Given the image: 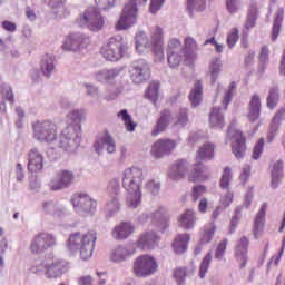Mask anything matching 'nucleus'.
<instances>
[{
  "mask_svg": "<svg viewBox=\"0 0 285 285\" xmlns=\"http://www.w3.org/2000/svg\"><path fill=\"white\" fill-rule=\"evenodd\" d=\"M170 121H173V114L170 110L164 109L151 131L153 137H157L160 132H166V130H168V126H170Z\"/></svg>",
  "mask_w": 285,
  "mask_h": 285,
  "instance_id": "4be33fe9",
  "label": "nucleus"
},
{
  "mask_svg": "<svg viewBox=\"0 0 285 285\" xmlns=\"http://www.w3.org/2000/svg\"><path fill=\"white\" fill-rule=\"evenodd\" d=\"M70 271V264L63 259L52 261L47 264V271L45 277L47 279H59Z\"/></svg>",
  "mask_w": 285,
  "mask_h": 285,
  "instance_id": "2eb2a0df",
  "label": "nucleus"
},
{
  "mask_svg": "<svg viewBox=\"0 0 285 285\" xmlns=\"http://www.w3.org/2000/svg\"><path fill=\"white\" fill-rule=\"evenodd\" d=\"M210 262H213V253L208 252L202 263H200V266H199V277L200 279H204V277H206V273H208V268H210Z\"/></svg>",
  "mask_w": 285,
  "mask_h": 285,
  "instance_id": "3c124183",
  "label": "nucleus"
},
{
  "mask_svg": "<svg viewBox=\"0 0 285 285\" xmlns=\"http://www.w3.org/2000/svg\"><path fill=\"white\" fill-rule=\"evenodd\" d=\"M42 210L45 215H51L61 219L65 215H68L66 206L57 200H45L42 202Z\"/></svg>",
  "mask_w": 285,
  "mask_h": 285,
  "instance_id": "aec40b11",
  "label": "nucleus"
},
{
  "mask_svg": "<svg viewBox=\"0 0 285 285\" xmlns=\"http://www.w3.org/2000/svg\"><path fill=\"white\" fill-rule=\"evenodd\" d=\"M213 237H215V227L210 229H206L200 238V245L210 244L213 242Z\"/></svg>",
  "mask_w": 285,
  "mask_h": 285,
  "instance_id": "774afa93",
  "label": "nucleus"
},
{
  "mask_svg": "<svg viewBox=\"0 0 285 285\" xmlns=\"http://www.w3.org/2000/svg\"><path fill=\"white\" fill-rule=\"evenodd\" d=\"M96 242L97 233L88 232L87 234L81 235V233L77 232L69 236L67 249L72 255L79 253L81 259H90V257H92V252L95 250Z\"/></svg>",
  "mask_w": 285,
  "mask_h": 285,
  "instance_id": "f03ea898",
  "label": "nucleus"
},
{
  "mask_svg": "<svg viewBox=\"0 0 285 285\" xmlns=\"http://www.w3.org/2000/svg\"><path fill=\"white\" fill-rule=\"evenodd\" d=\"M163 35L164 31L161 30L160 27H156L154 28V32H153V40H154V48L151 49V52H154L155 57H156V61H164L165 57H164V48H163Z\"/></svg>",
  "mask_w": 285,
  "mask_h": 285,
  "instance_id": "5701e85b",
  "label": "nucleus"
},
{
  "mask_svg": "<svg viewBox=\"0 0 285 285\" xmlns=\"http://www.w3.org/2000/svg\"><path fill=\"white\" fill-rule=\"evenodd\" d=\"M215 155V145L207 142L203 145L199 150L197 151L196 156V164L194 173L190 174L189 180L190 181H206L208 179V175L206 174V166L202 164V161H208Z\"/></svg>",
  "mask_w": 285,
  "mask_h": 285,
  "instance_id": "7ed1b4c3",
  "label": "nucleus"
},
{
  "mask_svg": "<svg viewBox=\"0 0 285 285\" xmlns=\"http://www.w3.org/2000/svg\"><path fill=\"white\" fill-rule=\"evenodd\" d=\"M107 190L111 199L107 203V217H112L119 213V195H121V185L119 178H112L109 180Z\"/></svg>",
  "mask_w": 285,
  "mask_h": 285,
  "instance_id": "9d476101",
  "label": "nucleus"
},
{
  "mask_svg": "<svg viewBox=\"0 0 285 285\" xmlns=\"http://www.w3.org/2000/svg\"><path fill=\"white\" fill-rule=\"evenodd\" d=\"M115 2L116 0H95L98 10H105V12H108V10H112Z\"/></svg>",
  "mask_w": 285,
  "mask_h": 285,
  "instance_id": "e2e57ef3",
  "label": "nucleus"
},
{
  "mask_svg": "<svg viewBox=\"0 0 285 285\" xmlns=\"http://www.w3.org/2000/svg\"><path fill=\"white\" fill-rule=\"evenodd\" d=\"M46 271H48V263L43 261H37L31 267L30 273L33 275H46Z\"/></svg>",
  "mask_w": 285,
  "mask_h": 285,
  "instance_id": "6e6d98bb",
  "label": "nucleus"
},
{
  "mask_svg": "<svg viewBox=\"0 0 285 285\" xmlns=\"http://www.w3.org/2000/svg\"><path fill=\"white\" fill-rule=\"evenodd\" d=\"M159 243V236L155 232H147L137 242V248L140 250H153Z\"/></svg>",
  "mask_w": 285,
  "mask_h": 285,
  "instance_id": "a878e982",
  "label": "nucleus"
},
{
  "mask_svg": "<svg viewBox=\"0 0 285 285\" xmlns=\"http://www.w3.org/2000/svg\"><path fill=\"white\" fill-rule=\"evenodd\" d=\"M271 177V186L275 190L279 187V181L284 177V160L279 159L272 165Z\"/></svg>",
  "mask_w": 285,
  "mask_h": 285,
  "instance_id": "c85d7f7f",
  "label": "nucleus"
},
{
  "mask_svg": "<svg viewBox=\"0 0 285 285\" xmlns=\"http://www.w3.org/2000/svg\"><path fill=\"white\" fill-rule=\"evenodd\" d=\"M43 2L51 8L53 14L58 17V19H63V17L70 14V11H68L63 4V0H43Z\"/></svg>",
  "mask_w": 285,
  "mask_h": 285,
  "instance_id": "f704fd0d",
  "label": "nucleus"
},
{
  "mask_svg": "<svg viewBox=\"0 0 285 285\" xmlns=\"http://www.w3.org/2000/svg\"><path fill=\"white\" fill-rule=\"evenodd\" d=\"M55 246H57V236L52 233L42 232L32 238L30 250L32 255H41V253H46V250H50Z\"/></svg>",
  "mask_w": 285,
  "mask_h": 285,
  "instance_id": "6e6552de",
  "label": "nucleus"
},
{
  "mask_svg": "<svg viewBox=\"0 0 285 285\" xmlns=\"http://www.w3.org/2000/svg\"><path fill=\"white\" fill-rule=\"evenodd\" d=\"M68 119L71 121L72 126H81V121L86 119V111L82 109H75L68 114Z\"/></svg>",
  "mask_w": 285,
  "mask_h": 285,
  "instance_id": "8fccbe9b",
  "label": "nucleus"
},
{
  "mask_svg": "<svg viewBox=\"0 0 285 285\" xmlns=\"http://www.w3.org/2000/svg\"><path fill=\"white\" fill-rule=\"evenodd\" d=\"M209 124L212 128H224V114L220 107H214L209 115Z\"/></svg>",
  "mask_w": 285,
  "mask_h": 285,
  "instance_id": "37998d69",
  "label": "nucleus"
},
{
  "mask_svg": "<svg viewBox=\"0 0 285 285\" xmlns=\"http://www.w3.org/2000/svg\"><path fill=\"white\" fill-rule=\"evenodd\" d=\"M72 181H75V174L68 169H62L51 178L49 187L53 191L66 190L72 186Z\"/></svg>",
  "mask_w": 285,
  "mask_h": 285,
  "instance_id": "4468645a",
  "label": "nucleus"
},
{
  "mask_svg": "<svg viewBox=\"0 0 285 285\" xmlns=\"http://www.w3.org/2000/svg\"><path fill=\"white\" fill-rule=\"evenodd\" d=\"M128 51V42L121 36H115L109 38L107 43L101 47L100 55L107 61H119L124 55Z\"/></svg>",
  "mask_w": 285,
  "mask_h": 285,
  "instance_id": "20e7f679",
  "label": "nucleus"
},
{
  "mask_svg": "<svg viewBox=\"0 0 285 285\" xmlns=\"http://www.w3.org/2000/svg\"><path fill=\"white\" fill-rule=\"evenodd\" d=\"M195 212L193 209H187L178 218V224L184 230H193L195 228Z\"/></svg>",
  "mask_w": 285,
  "mask_h": 285,
  "instance_id": "e433bc0d",
  "label": "nucleus"
},
{
  "mask_svg": "<svg viewBox=\"0 0 285 285\" xmlns=\"http://www.w3.org/2000/svg\"><path fill=\"white\" fill-rule=\"evenodd\" d=\"M186 175H188V160L186 159L176 160L168 173V177L173 181H179V179H184Z\"/></svg>",
  "mask_w": 285,
  "mask_h": 285,
  "instance_id": "412c9836",
  "label": "nucleus"
},
{
  "mask_svg": "<svg viewBox=\"0 0 285 285\" xmlns=\"http://www.w3.org/2000/svg\"><path fill=\"white\" fill-rule=\"evenodd\" d=\"M27 168L29 173H41L43 170V155L39 153V149L33 148L29 151Z\"/></svg>",
  "mask_w": 285,
  "mask_h": 285,
  "instance_id": "393cba45",
  "label": "nucleus"
},
{
  "mask_svg": "<svg viewBox=\"0 0 285 285\" xmlns=\"http://www.w3.org/2000/svg\"><path fill=\"white\" fill-rule=\"evenodd\" d=\"M282 122L278 120V118H273L269 127V131L267 134V141L268 144H273L275 137H277V132H279V125Z\"/></svg>",
  "mask_w": 285,
  "mask_h": 285,
  "instance_id": "603ef678",
  "label": "nucleus"
},
{
  "mask_svg": "<svg viewBox=\"0 0 285 285\" xmlns=\"http://www.w3.org/2000/svg\"><path fill=\"white\" fill-rule=\"evenodd\" d=\"M257 4L253 3L250 6V9L247 13V19L245 22L246 30H250L252 28H255V23H257Z\"/></svg>",
  "mask_w": 285,
  "mask_h": 285,
  "instance_id": "de8ad7c7",
  "label": "nucleus"
},
{
  "mask_svg": "<svg viewBox=\"0 0 285 285\" xmlns=\"http://www.w3.org/2000/svg\"><path fill=\"white\" fill-rule=\"evenodd\" d=\"M203 92H204V88L202 87V81L197 80L194 83V87L189 94V101L194 108H197V106L202 104Z\"/></svg>",
  "mask_w": 285,
  "mask_h": 285,
  "instance_id": "79ce46f5",
  "label": "nucleus"
},
{
  "mask_svg": "<svg viewBox=\"0 0 285 285\" xmlns=\"http://www.w3.org/2000/svg\"><path fill=\"white\" fill-rule=\"evenodd\" d=\"M135 233V226L131 223L122 222L118 226H116L112 230L114 239H128L130 235Z\"/></svg>",
  "mask_w": 285,
  "mask_h": 285,
  "instance_id": "cd10ccee",
  "label": "nucleus"
},
{
  "mask_svg": "<svg viewBox=\"0 0 285 285\" xmlns=\"http://www.w3.org/2000/svg\"><path fill=\"white\" fill-rule=\"evenodd\" d=\"M71 204L78 215H95V210H97V200L86 193L75 194L71 197Z\"/></svg>",
  "mask_w": 285,
  "mask_h": 285,
  "instance_id": "1a4fd4ad",
  "label": "nucleus"
},
{
  "mask_svg": "<svg viewBox=\"0 0 285 285\" xmlns=\"http://www.w3.org/2000/svg\"><path fill=\"white\" fill-rule=\"evenodd\" d=\"M146 99H149L154 106H157V99H159V82L153 81L148 86L146 92H145Z\"/></svg>",
  "mask_w": 285,
  "mask_h": 285,
  "instance_id": "a18cd8bd",
  "label": "nucleus"
},
{
  "mask_svg": "<svg viewBox=\"0 0 285 285\" xmlns=\"http://www.w3.org/2000/svg\"><path fill=\"white\" fill-rule=\"evenodd\" d=\"M176 126H180V128L188 126V109H186V108L179 109Z\"/></svg>",
  "mask_w": 285,
  "mask_h": 285,
  "instance_id": "052dcab7",
  "label": "nucleus"
},
{
  "mask_svg": "<svg viewBox=\"0 0 285 285\" xmlns=\"http://www.w3.org/2000/svg\"><path fill=\"white\" fill-rule=\"evenodd\" d=\"M250 240L248 237L243 236L235 246L234 255L235 259L239 264V268H246V264H248V246Z\"/></svg>",
  "mask_w": 285,
  "mask_h": 285,
  "instance_id": "6ab92c4d",
  "label": "nucleus"
},
{
  "mask_svg": "<svg viewBox=\"0 0 285 285\" xmlns=\"http://www.w3.org/2000/svg\"><path fill=\"white\" fill-rule=\"evenodd\" d=\"M130 255H135V248L118 246L111 250L110 259L116 263L126 262Z\"/></svg>",
  "mask_w": 285,
  "mask_h": 285,
  "instance_id": "72a5a7b5",
  "label": "nucleus"
},
{
  "mask_svg": "<svg viewBox=\"0 0 285 285\" xmlns=\"http://www.w3.org/2000/svg\"><path fill=\"white\" fill-rule=\"evenodd\" d=\"M145 188H146V190H148V193L156 196V195H159V190H161V184H159L155 180H149L145 185Z\"/></svg>",
  "mask_w": 285,
  "mask_h": 285,
  "instance_id": "0e129e2a",
  "label": "nucleus"
},
{
  "mask_svg": "<svg viewBox=\"0 0 285 285\" xmlns=\"http://www.w3.org/2000/svg\"><path fill=\"white\" fill-rule=\"evenodd\" d=\"M262 112V99L259 98V95L255 94L250 101H249V111H248V119L252 122L257 121L259 119V115Z\"/></svg>",
  "mask_w": 285,
  "mask_h": 285,
  "instance_id": "2f4dec72",
  "label": "nucleus"
},
{
  "mask_svg": "<svg viewBox=\"0 0 285 285\" xmlns=\"http://www.w3.org/2000/svg\"><path fill=\"white\" fill-rule=\"evenodd\" d=\"M183 48H184L185 57H190V53L197 50V42L193 38H186L185 47Z\"/></svg>",
  "mask_w": 285,
  "mask_h": 285,
  "instance_id": "4d7b16f0",
  "label": "nucleus"
},
{
  "mask_svg": "<svg viewBox=\"0 0 285 285\" xmlns=\"http://www.w3.org/2000/svg\"><path fill=\"white\" fill-rule=\"evenodd\" d=\"M282 99V94L279 92V86L275 85L268 89V95L266 98V106L269 110H275L277 104Z\"/></svg>",
  "mask_w": 285,
  "mask_h": 285,
  "instance_id": "58836bf2",
  "label": "nucleus"
},
{
  "mask_svg": "<svg viewBox=\"0 0 285 285\" xmlns=\"http://www.w3.org/2000/svg\"><path fill=\"white\" fill-rule=\"evenodd\" d=\"M224 63L222 62V58H213L209 62L208 72L210 75L212 79V86L216 83L217 79L219 78V75L222 73V67Z\"/></svg>",
  "mask_w": 285,
  "mask_h": 285,
  "instance_id": "ea45409f",
  "label": "nucleus"
},
{
  "mask_svg": "<svg viewBox=\"0 0 285 285\" xmlns=\"http://www.w3.org/2000/svg\"><path fill=\"white\" fill-rule=\"evenodd\" d=\"M240 219H242V207L238 206V207H236L235 214L232 217L230 228H229L230 235H233V233H235V228H237V224H239Z\"/></svg>",
  "mask_w": 285,
  "mask_h": 285,
  "instance_id": "13d9d810",
  "label": "nucleus"
},
{
  "mask_svg": "<svg viewBox=\"0 0 285 285\" xmlns=\"http://www.w3.org/2000/svg\"><path fill=\"white\" fill-rule=\"evenodd\" d=\"M187 10L190 17H193V12L206 10V0H187Z\"/></svg>",
  "mask_w": 285,
  "mask_h": 285,
  "instance_id": "09e8293b",
  "label": "nucleus"
},
{
  "mask_svg": "<svg viewBox=\"0 0 285 285\" xmlns=\"http://www.w3.org/2000/svg\"><path fill=\"white\" fill-rule=\"evenodd\" d=\"M118 119L124 121L126 129L128 132H135V128H137V124L132 121V116L128 114V109H122L117 114Z\"/></svg>",
  "mask_w": 285,
  "mask_h": 285,
  "instance_id": "c03bdc74",
  "label": "nucleus"
},
{
  "mask_svg": "<svg viewBox=\"0 0 285 285\" xmlns=\"http://www.w3.org/2000/svg\"><path fill=\"white\" fill-rule=\"evenodd\" d=\"M177 148V142L175 140L158 139L151 147V155L156 159H161V157H168L173 150Z\"/></svg>",
  "mask_w": 285,
  "mask_h": 285,
  "instance_id": "f3484780",
  "label": "nucleus"
},
{
  "mask_svg": "<svg viewBox=\"0 0 285 285\" xmlns=\"http://www.w3.org/2000/svg\"><path fill=\"white\" fill-rule=\"evenodd\" d=\"M155 32V29L151 31ZM155 47V40L151 37V41L148 40V36H146V32L140 31L136 35V50L137 52H140V55H144V52H153V48Z\"/></svg>",
  "mask_w": 285,
  "mask_h": 285,
  "instance_id": "b1692460",
  "label": "nucleus"
},
{
  "mask_svg": "<svg viewBox=\"0 0 285 285\" xmlns=\"http://www.w3.org/2000/svg\"><path fill=\"white\" fill-rule=\"evenodd\" d=\"M264 144H265L264 138L258 139V141L254 146L252 158L257 160L259 159V157H262V154L264 153Z\"/></svg>",
  "mask_w": 285,
  "mask_h": 285,
  "instance_id": "69168bd1",
  "label": "nucleus"
},
{
  "mask_svg": "<svg viewBox=\"0 0 285 285\" xmlns=\"http://www.w3.org/2000/svg\"><path fill=\"white\" fill-rule=\"evenodd\" d=\"M129 75L134 83H144L150 79V65L144 59L136 60L130 66Z\"/></svg>",
  "mask_w": 285,
  "mask_h": 285,
  "instance_id": "f8f14e48",
  "label": "nucleus"
},
{
  "mask_svg": "<svg viewBox=\"0 0 285 285\" xmlns=\"http://www.w3.org/2000/svg\"><path fill=\"white\" fill-rule=\"evenodd\" d=\"M141 184H144V170L139 167H129L122 173V188L128 193L130 208H137L141 204Z\"/></svg>",
  "mask_w": 285,
  "mask_h": 285,
  "instance_id": "f257e3e1",
  "label": "nucleus"
},
{
  "mask_svg": "<svg viewBox=\"0 0 285 285\" xmlns=\"http://www.w3.org/2000/svg\"><path fill=\"white\" fill-rule=\"evenodd\" d=\"M78 26L80 28H88L91 32H99L104 28V17H101V13L95 7H89L80 14Z\"/></svg>",
  "mask_w": 285,
  "mask_h": 285,
  "instance_id": "0eeeda50",
  "label": "nucleus"
},
{
  "mask_svg": "<svg viewBox=\"0 0 285 285\" xmlns=\"http://www.w3.org/2000/svg\"><path fill=\"white\" fill-rule=\"evenodd\" d=\"M137 0H130L122 9V14L116 26L117 30H128L137 21Z\"/></svg>",
  "mask_w": 285,
  "mask_h": 285,
  "instance_id": "9b49d317",
  "label": "nucleus"
},
{
  "mask_svg": "<svg viewBox=\"0 0 285 285\" xmlns=\"http://www.w3.org/2000/svg\"><path fill=\"white\" fill-rule=\"evenodd\" d=\"M0 92L2 95V99H6V101H9V104H14V94L12 92V87L8 83H2L0 86Z\"/></svg>",
  "mask_w": 285,
  "mask_h": 285,
  "instance_id": "5fc2aeb1",
  "label": "nucleus"
},
{
  "mask_svg": "<svg viewBox=\"0 0 285 285\" xmlns=\"http://www.w3.org/2000/svg\"><path fill=\"white\" fill-rule=\"evenodd\" d=\"M282 21H284V8H278L273 21L272 41H277L282 30Z\"/></svg>",
  "mask_w": 285,
  "mask_h": 285,
  "instance_id": "a19ab883",
  "label": "nucleus"
},
{
  "mask_svg": "<svg viewBox=\"0 0 285 285\" xmlns=\"http://www.w3.org/2000/svg\"><path fill=\"white\" fill-rule=\"evenodd\" d=\"M86 46H88V38L81 33H71L65 39L62 50L65 52H77V50L86 48Z\"/></svg>",
  "mask_w": 285,
  "mask_h": 285,
  "instance_id": "a211bd4d",
  "label": "nucleus"
},
{
  "mask_svg": "<svg viewBox=\"0 0 285 285\" xmlns=\"http://www.w3.org/2000/svg\"><path fill=\"white\" fill-rule=\"evenodd\" d=\"M230 179H233V170L229 167H226L220 178V188L223 190H228L230 187Z\"/></svg>",
  "mask_w": 285,
  "mask_h": 285,
  "instance_id": "864d4df0",
  "label": "nucleus"
},
{
  "mask_svg": "<svg viewBox=\"0 0 285 285\" xmlns=\"http://www.w3.org/2000/svg\"><path fill=\"white\" fill-rule=\"evenodd\" d=\"M268 205L263 203L254 220V237L257 239V235L264 230V224L266 222V210Z\"/></svg>",
  "mask_w": 285,
  "mask_h": 285,
  "instance_id": "473e14b6",
  "label": "nucleus"
},
{
  "mask_svg": "<svg viewBox=\"0 0 285 285\" xmlns=\"http://www.w3.org/2000/svg\"><path fill=\"white\" fill-rule=\"evenodd\" d=\"M232 153L235 155L236 159H243L246 153V139L242 136V131H236V140L232 145Z\"/></svg>",
  "mask_w": 285,
  "mask_h": 285,
  "instance_id": "c9c22d12",
  "label": "nucleus"
},
{
  "mask_svg": "<svg viewBox=\"0 0 285 285\" xmlns=\"http://www.w3.org/2000/svg\"><path fill=\"white\" fill-rule=\"evenodd\" d=\"M151 222L161 230V233H164V230H166V228L169 226V218L168 215L164 213V209H157L156 212L151 213Z\"/></svg>",
  "mask_w": 285,
  "mask_h": 285,
  "instance_id": "4c0bfd02",
  "label": "nucleus"
},
{
  "mask_svg": "<svg viewBox=\"0 0 285 285\" xmlns=\"http://www.w3.org/2000/svg\"><path fill=\"white\" fill-rule=\"evenodd\" d=\"M174 277L178 285H185L186 284V269L185 268H177L174 272Z\"/></svg>",
  "mask_w": 285,
  "mask_h": 285,
  "instance_id": "338daca9",
  "label": "nucleus"
},
{
  "mask_svg": "<svg viewBox=\"0 0 285 285\" xmlns=\"http://www.w3.org/2000/svg\"><path fill=\"white\" fill-rule=\"evenodd\" d=\"M33 137L40 144H52L57 139V126L50 120L37 121L32 125Z\"/></svg>",
  "mask_w": 285,
  "mask_h": 285,
  "instance_id": "423d86ee",
  "label": "nucleus"
},
{
  "mask_svg": "<svg viewBox=\"0 0 285 285\" xmlns=\"http://www.w3.org/2000/svg\"><path fill=\"white\" fill-rule=\"evenodd\" d=\"M226 246H228V239L222 240L215 252V258L222 262L224 259V255H226Z\"/></svg>",
  "mask_w": 285,
  "mask_h": 285,
  "instance_id": "680f3d73",
  "label": "nucleus"
},
{
  "mask_svg": "<svg viewBox=\"0 0 285 285\" xmlns=\"http://www.w3.org/2000/svg\"><path fill=\"white\" fill-rule=\"evenodd\" d=\"M40 70L43 77L50 79L55 70H57V68L55 67V56L50 53L42 56L40 61Z\"/></svg>",
  "mask_w": 285,
  "mask_h": 285,
  "instance_id": "7c9ffc66",
  "label": "nucleus"
},
{
  "mask_svg": "<svg viewBox=\"0 0 285 285\" xmlns=\"http://www.w3.org/2000/svg\"><path fill=\"white\" fill-rule=\"evenodd\" d=\"M167 52H185L181 41L179 39H170L168 42Z\"/></svg>",
  "mask_w": 285,
  "mask_h": 285,
  "instance_id": "bf43d9fd",
  "label": "nucleus"
},
{
  "mask_svg": "<svg viewBox=\"0 0 285 285\" xmlns=\"http://www.w3.org/2000/svg\"><path fill=\"white\" fill-rule=\"evenodd\" d=\"M157 271V262L154 257L142 255L134 262V273L137 277H148Z\"/></svg>",
  "mask_w": 285,
  "mask_h": 285,
  "instance_id": "ddd939ff",
  "label": "nucleus"
},
{
  "mask_svg": "<svg viewBox=\"0 0 285 285\" xmlns=\"http://www.w3.org/2000/svg\"><path fill=\"white\" fill-rule=\"evenodd\" d=\"M184 57H186V51L167 52V61L169 68L179 67V63H181Z\"/></svg>",
  "mask_w": 285,
  "mask_h": 285,
  "instance_id": "49530a36",
  "label": "nucleus"
},
{
  "mask_svg": "<svg viewBox=\"0 0 285 285\" xmlns=\"http://www.w3.org/2000/svg\"><path fill=\"white\" fill-rule=\"evenodd\" d=\"M60 148L66 153H75L81 144V126L69 124L61 132L59 138Z\"/></svg>",
  "mask_w": 285,
  "mask_h": 285,
  "instance_id": "39448f33",
  "label": "nucleus"
},
{
  "mask_svg": "<svg viewBox=\"0 0 285 285\" xmlns=\"http://www.w3.org/2000/svg\"><path fill=\"white\" fill-rule=\"evenodd\" d=\"M190 242V234H178L171 248L176 255H181L188 250V244Z\"/></svg>",
  "mask_w": 285,
  "mask_h": 285,
  "instance_id": "c756f323",
  "label": "nucleus"
},
{
  "mask_svg": "<svg viewBox=\"0 0 285 285\" xmlns=\"http://www.w3.org/2000/svg\"><path fill=\"white\" fill-rule=\"evenodd\" d=\"M104 148H106L108 155H115V153H117V141H115V138H112L108 131H105V134L94 142V149L97 155H101Z\"/></svg>",
  "mask_w": 285,
  "mask_h": 285,
  "instance_id": "dca6fc26",
  "label": "nucleus"
},
{
  "mask_svg": "<svg viewBox=\"0 0 285 285\" xmlns=\"http://www.w3.org/2000/svg\"><path fill=\"white\" fill-rule=\"evenodd\" d=\"M124 72V68L116 67L111 69H102L96 72L95 77L99 83H112V81Z\"/></svg>",
  "mask_w": 285,
  "mask_h": 285,
  "instance_id": "bb28decb",
  "label": "nucleus"
}]
</instances>
